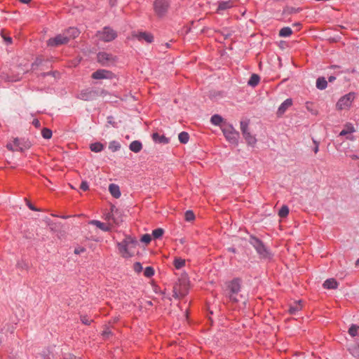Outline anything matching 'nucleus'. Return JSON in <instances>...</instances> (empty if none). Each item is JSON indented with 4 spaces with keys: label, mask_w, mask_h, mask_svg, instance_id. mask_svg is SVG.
<instances>
[{
    "label": "nucleus",
    "mask_w": 359,
    "mask_h": 359,
    "mask_svg": "<svg viewBox=\"0 0 359 359\" xmlns=\"http://www.w3.org/2000/svg\"><path fill=\"white\" fill-rule=\"evenodd\" d=\"M241 283L242 280L238 278H235L225 283L224 294L229 302L236 303L240 301V298L242 297V295L240 294Z\"/></svg>",
    "instance_id": "1"
},
{
    "label": "nucleus",
    "mask_w": 359,
    "mask_h": 359,
    "mask_svg": "<svg viewBox=\"0 0 359 359\" xmlns=\"http://www.w3.org/2000/svg\"><path fill=\"white\" fill-rule=\"evenodd\" d=\"M250 243L255 248L261 258L266 259L272 258V254L269 249L259 238L250 236Z\"/></svg>",
    "instance_id": "2"
},
{
    "label": "nucleus",
    "mask_w": 359,
    "mask_h": 359,
    "mask_svg": "<svg viewBox=\"0 0 359 359\" xmlns=\"http://www.w3.org/2000/svg\"><path fill=\"white\" fill-rule=\"evenodd\" d=\"M136 245V242L131 238H126L118 243V248L122 257H130L134 255L133 248Z\"/></svg>",
    "instance_id": "3"
},
{
    "label": "nucleus",
    "mask_w": 359,
    "mask_h": 359,
    "mask_svg": "<svg viewBox=\"0 0 359 359\" xmlns=\"http://www.w3.org/2000/svg\"><path fill=\"white\" fill-rule=\"evenodd\" d=\"M221 130L229 142L231 143H237L239 137V133L234 129L231 124L224 123L221 126Z\"/></svg>",
    "instance_id": "4"
},
{
    "label": "nucleus",
    "mask_w": 359,
    "mask_h": 359,
    "mask_svg": "<svg viewBox=\"0 0 359 359\" xmlns=\"http://www.w3.org/2000/svg\"><path fill=\"white\" fill-rule=\"evenodd\" d=\"M96 36L100 41L110 42L117 37V33L110 27H104L102 30L97 32Z\"/></svg>",
    "instance_id": "5"
},
{
    "label": "nucleus",
    "mask_w": 359,
    "mask_h": 359,
    "mask_svg": "<svg viewBox=\"0 0 359 359\" xmlns=\"http://www.w3.org/2000/svg\"><path fill=\"white\" fill-rule=\"evenodd\" d=\"M355 93L353 92L346 94L345 95L340 97L336 104V108L338 110L348 109L354 100L355 99Z\"/></svg>",
    "instance_id": "6"
},
{
    "label": "nucleus",
    "mask_w": 359,
    "mask_h": 359,
    "mask_svg": "<svg viewBox=\"0 0 359 359\" xmlns=\"http://www.w3.org/2000/svg\"><path fill=\"white\" fill-rule=\"evenodd\" d=\"M189 287L186 280H179L173 286V297L175 299L182 298L188 293Z\"/></svg>",
    "instance_id": "7"
},
{
    "label": "nucleus",
    "mask_w": 359,
    "mask_h": 359,
    "mask_svg": "<svg viewBox=\"0 0 359 359\" xmlns=\"http://www.w3.org/2000/svg\"><path fill=\"white\" fill-rule=\"evenodd\" d=\"M69 41V37L65 32L56 35L55 37L50 38L47 41L48 46L55 47L63 44H66Z\"/></svg>",
    "instance_id": "8"
},
{
    "label": "nucleus",
    "mask_w": 359,
    "mask_h": 359,
    "mask_svg": "<svg viewBox=\"0 0 359 359\" xmlns=\"http://www.w3.org/2000/svg\"><path fill=\"white\" fill-rule=\"evenodd\" d=\"M97 62L102 66H109L115 61V57L110 53L100 52L97 55Z\"/></svg>",
    "instance_id": "9"
},
{
    "label": "nucleus",
    "mask_w": 359,
    "mask_h": 359,
    "mask_svg": "<svg viewBox=\"0 0 359 359\" xmlns=\"http://www.w3.org/2000/svg\"><path fill=\"white\" fill-rule=\"evenodd\" d=\"M169 4L168 0H156L154 2V10L156 13L161 17L165 14Z\"/></svg>",
    "instance_id": "10"
},
{
    "label": "nucleus",
    "mask_w": 359,
    "mask_h": 359,
    "mask_svg": "<svg viewBox=\"0 0 359 359\" xmlns=\"http://www.w3.org/2000/svg\"><path fill=\"white\" fill-rule=\"evenodd\" d=\"M93 79H111L114 77V73L106 69H98L92 74Z\"/></svg>",
    "instance_id": "11"
},
{
    "label": "nucleus",
    "mask_w": 359,
    "mask_h": 359,
    "mask_svg": "<svg viewBox=\"0 0 359 359\" xmlns=\"http://www.w3.org/2000/svg\"><path fill=\"white\" fill-rule=\"evenodd\" d=\"M97 96V92L90 88L83 90L78 95V98L89 101L95 99Z\"/></svg>",
    "instance_id": "12"
},
{
    "label": "nucleus",
    "mask_w": 359,
    "mask_h": 359,
    "mask_svg": "<svg viewBox=\"0 0 359 359\" xmlns=\"http://www.w3.org/2000/svg\"><path fill=\"white\" fill-rule=\"evenodd\" d=\"M13 142H14L15 147L16 148H18V151H23L26 149H28L31 146V144L29 142L26 141L22 139H19V138H15L13 140Z\"/></svg>",
    "instance_id": "13"
},
{
    "label": "nucleus",
    "mask_w": 359,
    "mask_h": 359,
    "mask_svg": "<svg viewBox=\"0 0 359 359\" xmlns=\"http://www.w3.org/2000/svg\"><path fill=\"white\" fill-rule=\"evenodd\" d=\"M292 105V100L291 98L286 99L278 107L277 111V115L278 116H282Z\"/></svg>",
    "instance_id": "14"
},
{
    "label": "nucleus",
    "mask_w": 359,
    "mask_h": 359,
    "mask_svg": "<svg viewBox=\"0 0 359 359\" xmlns=\"http://www.w3.org/2000/svg\"><path fill=\"white\" fill-rule=\"evenodd\" d=\"M152 140L155 143L166 144L170 142L169 138L166 137L164 135H161L158 133H154L151 135Z\"/></svg>",
    "instance_id": "15"
},
{
    "label": "nucleus",
    "mask_w": 359,
    "mask_h": 359,
    "mask_svg": "<svg viewBox=\"0 0 359 359\" xmlns=\"http://www.w3.org/2000/svg\"><path fill=\"white\" fill-rule=\"evenodd\" d=\"M233 6V2L231 0L219 1L218 3V8L217 12L220 13L221 11L229 9Z\"/></svg>",
    "instance_id": "16"
},
{
    "label": "nucleus",
    "mask_w": 359,
    "mask_h": 359,
    "mask_svg": "<svg viewBox=\"0 0 359 359\" xmlns=\"http://www.w3.org/2000/svg\"><path fill=\"white\" fill-rule=\"evenodd\" d=\"M302 304L301 301L294 302L290 305L289 313L292 315H296L299 311L302 309Z\"/></svg>",
    "instance_id": "17"
},
{
    "label": "nucleus",
    "mask_w": 359,
    "mask_h": 359,
    "mask_svg": "<svg viewBox=\"0 0 359 359\" xmlns=\"http://www.w3.org/2000/svg\"><path fill=\"white\" fill-rule=\"evenodd\" d=\"M109 191L111 194V195L115 198H120V196L121 195L120 188L116 184H109Z\"/></svg>",
    "instance_id": "18"
},
{
    "label": "nucleus",
    "mask_w": 359,
    "mask_h": 359,
    "mask_svg": "<svg viewBox=\"0 0 359 359\" xmlns=\"http://www.w3.org/2000/svg\"><path fill=\"white\" fill-rule=\"evenodd\" d=\"M136 37L139 41H145L147 43H151L153 41V36L147 32H140L136 35Z\"/></svg>",
    "instance_id": "19"
},
{
    "label": "nucleus",
    "mask_w": 359,
    "mask_h": 359,
    "mask_svg": "<svg viewBox=\"0 0 359 359\" xmlns=\"http://www.w3.org/2000/svg\"><path fill=\"white\" fill-rule=\"evenodd\" d=\"M355 131V129L353 125L351 123H348L344 126V128L340 132V136H344L348 134L353 133Z\"/></svg>",
    "instance_id": "20"
},
{
    "label": "nucleus",
    "mask_w": 359,
    "mask_h": 359,
    "mask_svg": "<svg viewBox=\"0 0 359 359\" xmlns=\"http://www.w3.org/2000/svg\"><path fill=\"white\" fill-rule=\"evenodd\" d=\"M129 149L135 153H138L142 150V144L140 141L134 140L130 144Z\"/></svg>",
    "instance_id": "21"
},
{
    "label": "nucleus",
    "mask_w": 359,
    "mask_h": 359,
    "mask_svg": "<svg viewBox=\"0 0 359 359\" xmlns=\"http://www.w3.org/2000/svg\"><path fill=\"white\" fill-rule=\"evenodd\" d=\"M338 283L334 278L327 279L323 283V287L326 289H336Z\"/></svg>",
    "instance_id": "22"
},
{
    "label": "nucleus",
    "mask_w": 359,
    "mask_h": 359,
    "mask_svg": "<svg viewBox=\"0 0 359 359\" xmlns=\"http://www.w3.org/2000/svg\"><path fill=\"white\" fill-rule=\"evenodd\" d=\"M243 135L248 145L251 147H254L255 145L257 139L254 135H251L250 132L243 134Z\"/></svg>",
    "instance_id": "23"
},
{
    "label": "nucleus",
    "mask_w": 359,
    "mask_h": 359,
    "mask_svg": "<svg viewBox=\"0 0 359 359\" xmlns=\"http://www.w3.org/2000/svg\"><path fill=\"white\" fill-rule=\"evenodd\" d=\"M89 224L96 226L104 231H109L110 230V228L107 224L98 220H91Z\"/></svg>",
    "instance_id": "24"
},
{
    "label": "nucleus",
    "mask_w": 359,
    "mask_h": 359,
    "mask_svg": "<svg viewBox=\"0 0 359 359\" xmlns=\"http://www.w3.org/2000/svg\"><path fill=\"white\" fill-rule=\"evenodd\" d=\"M210 122L212 123V124H213L215 126H220V127L224 123L223 118L218 114H215V115L212 116V117L210 118Z\"/></svg>",
    "instance_id": "25"
},
{
    "label": "nucleus",
    "mask_w": 359,
    "mask_h": 359,
    "mask_svg": "<svg viewBox=\"0 0 359 359\" xmlns=\"http://www.w3.org/2000/svg\"><path fill=\"white\" fill-rule=\"evenodd\" d=\"M348 351L353 357L359 358V341L350 346Z\"/></svg>",
    "instance_id": "26"
},
{
    "label": "nucleus",
    "mask_w": 359,
    "mask_h": 359,
    "mask_svg": "<svg viewBox=\"0 0 359 359\" xmlns=\"http://www.w3.org/2000/svg\"><path fill=\"white\" fill-rule=\"evenodd\" d=\"M327 86V81L324 77H319L316 81V88L319 90H324Z\"/></svg>",
    "instance_id": "27"
},
{
    "label": "nucleus",
    "mask_w": 359,
    "mask_h": 359,
    "mask_svg": "<svg viewBox=\"0 0 359 359\" xmlns=\"http://www.w3.org/2000/svg\"><path fill=\"white\" fill-rule=\"evenodd\" d=\"M292 34V30L289 27H284L279 31V36L280 37H288Z\"/></svg>",
    "instance_id": "28"
},
{
    "label": "nucleus",
    "mask_w": 359,
    "mask_h": 359,
    "mask_svg": "<svg viewBox=\"0 0 359 359\" xmlns=\"http://www.w3.org/2000/svg\"><path fill=\"white\" fill-rule=\"evenodd\" d=\"M259 80H260L259 76L256 74H253L250 76V78L248 82V84L250 86L255 87L258 85Z\"/></svg>",
    "instance_id": "29"
},
{
    "label": "nucleus",
    "mask_w": 359,
    "mask_h": 359,
    "mask_svg": "<svg viewBox=\"0 0 359 359\" xmlns=\"http://www.w3.org/2000/svg\"><path fill=\"white\" fill-rule=\"evenodd\" d=\"M104 145L100 142H95L90 144V149L94 152H100L104 149Z\"/></svg>",
    "instance_id": "30"
},
{
    "label": "nucleus",
    "mask_w": 359,
    "mask_h": 359,
    "mask_svg": "<svg viewBox=\"0 0 359 359\" xmlns=\"http://www.w3.org/2000/svg\"><path fill=\"white\" fill-rule=\"evenodd\" d=\"M65 33L67 34V35L69 37V40L72 39V38H76V36H78L79 35V31L78 29H75V28H73V27H71L69 28V29H67Z\"/></svg>",
    "instance_id": "31"
},
{
    "label": "nucleus",
    "mask_w": 359,
    "mask_h": 359,
    "mask_svg": "<svg viewBox=\"0 0 359 359\" xmlns=\"http://www.w3.org/2000/svg\"><path fill=\"white\" fill-rule=\"evenodd\" d=\"M178 138L181 143L186 144L189 141V135L187 132H182L179 134Z\"/></svg>",
    "instance_id": "32"
},
{
    "label": "nucleus",
    "mask_w": 359,
    "mask_h": 359,
    "mask_svg": "<svg viewBox=\"0 0 359 359\" xmlns=\"http://www.w3.org/2000/svg\"><path fill=\"white\" fill-rule=\"evenodd\" d=\"M121 148V144L117 141H111L109 142V149L112 151L115 152L119 150Z\"/></svg>",
    "instance_id": "33"
},
{
    "label": "nucleus",
    "mask_w": 359,
    "mask_h": 359,
    "mask_svg": "<svg viewBox=\"0 0 359 359\" xmlns=\"http://www.w3.org/2000/svg\"><path fill=\"white\" fill-rule=\"evenodd\" d=\"M173 264L177 269H180L185 265V260L182 258H175Z\"/></svg>",
    "instance_id": "34"
},
{
    "label": "nucleus",
    "mask_w": 359,
    "mask_h": 359,
    "mask_svg": "<svg viewBox=\"0 0 359 359\" xmlns=\"http://www.w3.org/2000/svg\"><path fill=\"white\" fill-rule=\"evenodd\" d=\"M289 214V208L287 205H283L281 208L279 210L278 216L280 217L284 218L286 217Z\"/></svg>",
    "instance_id": "35"
},
{
    "label": "nucleus",
    "mask_w": 359,
    "mask_h": 359,
    "mask_svg": "<svg viewBox=\"0 0 359 359\" xmlns=\"http://www.w3.org/2000/svg\"><path fill=\"white\" fill-rule=\"evenodd\" d=\"M359 326L356 325H351L348 329V334L351 337H355L358 334Z\"/></svg>",
    "instance_id": "36"
},
{
    "label": "nucleus",
    "mask_w": 359,
    "mask_h": 359,
    "mask_svg": "<svg viewBox=\"0 0 359 359\" xmlns=\"http://www.w3.org/2000/svg\"><path fill=\"white\" fill-rule=\"evenodd\" d=\"M248 126H249L248 120L241 121V130L243 135L250 132Z\"/></svg>",
    "instance_id": "37"
},
{
    "label": "nucleus",
    "mask_w": 359,
    "mask_h": 359,
    "mask_svg": "<svg viewBox=\"0 0 359 359\" xmlns=\"http://www.w3.org/2000/svg\"><path fill=\"white\" fill-rule=\"evenodd\" d=\"M154 275V269L151 266H147L144 270V276L147 278H151Z\"/></svg>",
    "instance_id": "38"
},
{
    "label": "nucleus",
    "mask_w": 359,
    "mask_h": 359,
    "mask_svg": "<svg viewBox=\"0 0 359 359\" xmlns=\"http://www.w3.org/2000/svg\"><path fill=\"white\" fill-rule=\"evenodd\" d=\"M41 135L43 138L48 140L52 137V131L47 128H44L41 130Z\"/></svg>",
    "instance_id": "39"
},
{
    "label": "nucleus",
    "mask_w": 359,
    "mask_h": 359,
    "mask_svg": "<svg viewBox=\"0 0 359 359\" xmlns=\"http://www.w3.org/2000/svg\"><path fill=\"white\" fill-rule=\"evenodd\" d=\"M163 233L164 231L163 229L158 228L152 231V236H154V238H159L163 236Z\"/></svg>",
    "instance_id": "40"
},
{
    "label": "nucleus",
    "mask_w": 359,
    "mask_h": 359,
    "mask_svg": "<svg viewBox=\"0 0 359 359\" xmlns=\"http://www.w3.org/2000/svg\"><path fill=\"white\" fill-rule=\"evenodd\" d=\"M184 218H185L186 221L191 222V221L194 220L195 215L191 210H187V211H186V212L184 214Z\"/></svg>",
    "instance_id": "41"
},
{
    "label": "nucleus",
    "mask_w": 359,
    "mask_h": 359,
    "mask_svg": "<svg viewBox=\"0 0 359 359\" xmlns=\"http://www.w3.org/2000/svg\"><path fill=\"white\" fill-rule=\"evenodd\" d=\"M140 241L142 242V243H144L146 244H148L151 242V237L149 234H144L142 237H141V239Z\"/></svg>",
    "instance_id": "42"
},
{
    "label": "nucleus",
    "mask_w": 359,
    "mask_h": 359,
    "mask_svg": "<svg viewBox=\"0 0 359 359\" xmlns=\"http://www.w3.org/2000/svg\"><path fill=\"white\" fill-rule=\"evenodd\" d=\"M133 269L136 273H139L142 271L143 267L140 262H135L133 264Z\"/></svg>",
    "instance_id": "43"
},
{
    "label": "nucleus",
    "mask_w": 359,
    "mask_h": 359,
    "mask_svg": "<svg viewBox=\"0 0 359 359\" xmlns=\"http://www.w3.org/2000/svg\"><path fill=\"white\" fill-rule=\"evenodd\" d=\"M81 322L85 325H90L92 320L88 318L86 316H83L81 317Z\"/></svg>",
    "instance_id": "44"
},
{
    "label": "nucleus",
    "mask_w": 359,
    "mask_h": 359,
    "mask_svg": "<svg viewBox=\"0 0 359 359\" xmlns=\"http://www.w3.org/2000/svg\"><path fill=\"white\" fill-rule=\"evenodd\" d=\"M6 147L8 150L12 151L18 150V148H16L15 147L13 141L12 142L8 143L6 145Z\"/></svg>",
    "instance_id": "45"
},
{
    "label": "nucleus",
    "mask_w": 359,
    "mask_h": 359,
    "mask_svg": "<svg viewBox=\"0 0 359 359\" xmlns=\"http://www.w3.org/2000/svg\"><path fill=\"white\" fill-rule=\"evenodd\" d=\"M80 189L83 191H87L89 189L88 183L86 181H83L80 185Z\"/></svg>",
    "instance_id": "46"
},
{
    "label": "nucleus",
    "mask_w": 359,
    "mask_h": 359,
    "mask_svg": "<svg viewBox=\"0 0 359 359\" xmlns=\"http://www.w3.org/2000/svg\"><path fill=\"white\" fill-rule=\"evenodd\" d=\"M86 251V249L83 247H79L75 248L74 253L76 255H80Z\"/></svg>",
    "instance_id": "47"
},
{
    "label": "nucleus",
    "mask_w": 359,
    "mask_h": 359,
    "mask_svg": "<svg viewBox=\"0 0 359 359\" xmlns=\"http://www.w3.org/2000/svg\"><path fill=\"white\" fill-rule=\"evenodd\" d=\"M1 36L4 40V41L7 43V44H11L12 43V38L10 37V36H6L5 35H4L3 34H1Z\"/></svg>",
    "instance_id": "48"
},
{
    "label": "nucleus",
    "mask_w": 359,
    "mask_h": 359,
    "mask_svg": "<svg viewBox=\"0 0 359 359\" xmlns=\"http://www.w3.org/2000/svg\"><path fill=\"white\" fill-rule=\"evenodd\" d=\"M313 144H315V147L313 148V151L315 154H317L319 151V143L315 140H313Z\"/></svg>",
    "instance_id": "49"
},
{
    "label": "nucleus",
    "mask_w": 359,
    "mask_h": 359,
    "mask_svg": "<svg viewBox=\"0 0 359 359\" xmlns=\"http://www.w3.org/2000/svg\"><path fill=\"white\" fill-rule=\"evenodd\" d=\"M27 206L28 208L32 210H34V211H37L38 209H36L32 203H30L29 202H27Z\"/></svg>",
    "instance_id": "50"
},
{
    "label": "nucleus",
    "mask_w": 359,
    "mask_h": 359,
    "mask_svg": "<svg viewBox=\"0 0 359 359\" xmlns=\"http://www.w3.org/2000/svg\"><path fill=\"white\" fill-rule=\"evenodd\" d=\"M33 124L36 126V127H40V122L39 120L37 119H34L33 121Z\"/></svg>",
    "instance_id": "51"
},
{
    "label": "nucleus",
    "mask_w": 359,
    "mask_h": 359,
    "mask_svg": "<svg viewBox=\"0 0 359 359\" xmlns=\"http://www.w3.org/2000/svg\"><path fill=\"white\" fill-rule=\"evenodd\" d=\"M110 334H111V332H110L109 330H104V331L103 332L102 335H103L104 337H107V336H109Z\"/></svg>",
    "instance_id": "52"
},
{
    "label": "nucleus",
    "mask_w": 359,
    "mask_h": 359,
    "mask_svg": "<svg viewBox=\"0 0 359 359\" xmlns=\"http://www.w3.org/2000/svg\"><path fill=\"white\" fill-rule=\"evenodd\" d=\"M335 79H336V77H335V76H329V78H328V81H329L330 82H333L334 81H335Z\"/></svg>",
    "instance_id": "53"
},
{
    "label": "nucleus",
    "mask_w": 359,
    "mask_h": 359,
    "mask_svg": "<svg viewBox=\"0 0 359 359\" xmlns=\"http://www.w3.org/2000/svg\"><path fill=\"white\" fill-rule=\"evenodd\" d=\"M19 1L22 4H29L31 1V0H19Z\"/></svg>",
    "instance_id": "54"
},
{
    "label": "nucleus",
    "mask_w": 359,
    "mask_h": 359,
    "mask_svg": "<svg viewBox=\"0 0 359 359\" xmlns=\"http://www.w3.org/2000/svg\"><path fill=\"white\" fill-rule=\"evenodd\" d=\"M351 158L353 160L359 159V156H357V155H355V154L351 155Z\"/></svg>",
    "instance_id": "55"
},
{
    "label": "nucleus",
    "mask_w": 359,
    "mask_h": 359,
    "mask_svg": "<svg viewBox=\"0 0 359 359\" xmlns=\"http://www.w3.org/2000/svg\"><path fill=\"white\" fill-rule=\"evenodd\" d=\"M346 139H347V140H352V141H353V140H355V137H354V136L351 135V136H347V137H346Z\"/></svg>",
    "instance_id": "56"
},
{
    "label": "nucleus",
    "mask_w": 359,
    "mask_h": 359,
    "mask_svg": "<svg viewBox=\"0 0 359 359\" xmlns=\"http://www.w3.org/2000/svg\"><path fill=\"white\" fill-rule=\"evenodd\" d=\"M346 72H351V73H355V69H351V71L349 70H346Z\"/></svg>",
    "instance_id": "57"
},
{
    "label": "nucleus",
    "mask_w": 359,
    "mask_h": 359,
    "mask_svg": "<svg viewBox=\"0 0 359 359\" xmlns=\"http://www.w3.org/2000/svg\"><path fill=\"white\" fill-rule=\"evenodd\" d=\"M331 67H332V68H339V66L334 65V66H332Z\"/></svg>",
    "instance_id": "58"
},
{
    "label": "nucleus",
    "mask_w": 359,
    "mask_h": 359,
    "mask_svg": "<svg viewBox=\"0 0 359 359\" xmlns=\"http://www.w3.org/2000/svg\"><path fill=\"white\" fill-rule=\"evenodd\" d=\"M355 264H356V266H358V265H359V259L356 261Z\"/></svg>",
    "instance_id": "59"
},
{
    "label": "nucleus",
    "mask_w": 359,
    "mask_h": 359,
    "mask_svg": "<svg viewBox=\"0 0 359 359\" xmlns=\"http://www.w3.org/2000/svg\"><path fill=\"white\" fill-rule=\"evenodd\" d=\"M0 359H1V358H0Z\"/></svg>",
    "instance_id": "60"
}]
</instances>
